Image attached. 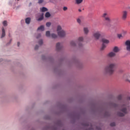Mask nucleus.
<instances>
[{
  "instance_id": "c85d7f7f",
  "label": "nucleus",
  "mask_w": 130,
  "mask_h": 130,
  "mask_svg": "<svg viewBox=\"0 0 130 130\" xmlns=\"http://www.w3.org/2000/svg\"><path fill=\"white\" fill-rule=\"evenodd\" d=\"M39 44L40 45H42V44H43V41H42V40H40L39 42Z\"/></svg>"
},
{
  "instance_id": "20e7f679",
  "label": "nucleus",
  "mask_w": 130,
  "mask_h": 130,
  "mask_svg": "<svg viewBox=\"0 0 130 130\" xmlns=\"http://www.w3.org/2000/svg\"><path fill=\"white\" fill-rule=\"evenodd\" d=\"M102 34V32H101V31H94L92 34V37H93V38L95 39L96 40H99L100 37H101Z\"/></svg>"
},
{
  "instance_id": "0eeeda50",
  "label": "nucleus",
  "mask_w": 130,
  "mask_h": 130,
  "mask_svg": "<svg viewBox=\"0 0 130 130\" xmlns=\"http://www.w3.org/2000/svg\"><path fill=\"white\" fill-rule=\"evenodd\" d=\"M125 45L126 46V50H127V51H130V41L127 40L125 43Z\"/></svg>"
},
{
  "instance_id": "e433bc0d",
  "label": "nucleus",
  "mask_w": 130,
  "mask_h": 130,
  "mask_svg": "<svg viewBox=\"0 0 130 130\" xmlns=\"http://www.w3.org/2000/svg\"><path fill=\"white\" fill-rule=\"evenodd\" d=\"M17 45H18V46H20V42L17 43Z\"/></svg>"
},
{
  "instance_id": "a211bd4d",
  "label": "nucleus",
  "mask_w": 130,
  "mask_h": 130,
  "mask_svg": "<svg viewBox=\"0 0 130 130\" xmlns=\"http://www.w3.org/2000/svg\"><path fill=\"white\" fill-rule=\"evenodd\" d=\"M70 45L71 46H76V42H75L74 41H71L70 42Z\"/></svg>"
},
{
  "instance_id": "7c9ffc66",
  "label": "nucleus",
  "mask_w": 130,
  "mask_h": 130,
  "mask_svg": "<svg viewBox=\"0 0 130 130\" xmlns=\"http://www.w3.org/2000/svg\"><path fill=\"white\" fill-rule=\"evenodd\" d=\"M51 25V23L50 22H47L46 26L47 27H50V26Z\"/></svg>"
},
{
  "instance_id": "5701e85b",
  "label": "nucleus",
  "mask_w": 130,
  "mask_h": 130,
  "mask_svg": "<svg viewBox=\"0 0 130 130\" xmlns=\"http://www.w3.org/2000/svg\"><path fill=\"white\" fill-rule=\"evenodd\" d=\"M105 48H106V45H105V44H103L101 48V50H104Z\"/></svg>"
},
{
  "instance_id": "1a4fd4ad",
  "label": "nucleus",
  "mask_w": 130,
  "mask_h": 130,
  "mask_svg": "<svg viewBox=\"0 0 130 130\" xmlns=\"http://www.w3.org/2000/svg\"><path fill=\"white\" fill-rule=\"evenodd\" d=\"M56 48L58 51H59V50H61V48H62V45H61L60 43H57L56 45Z\"/></svg>"
},
{
  "instance_id": "bb28decb",
  "label": "nucleus",
  "mask_w": 130,
  "mask_h": 130,
  "mask_svg": "<svg viewBox=\"0 0 130 130\" xmlns=\"http://www.w3.org/2000/svg\"><path fill=\"white\" fill-rule=\"evenodd\" d=\"M122 98V95H121V94L117 96V100H121Z\"/></svg>"
},
{
  "instance_id": "6e6552de",
  "label": "nucleus",
  "mask_w": 130,
  "mask_h": 130,
  "mask_svg": "<svg viewBox=\"0 0 130 130\" xmlns=\"http://www.w3.org/2000/svg\"><path fill=\"white\" fill-rule=\"evenodd\" d=\"M130 76L128 74H126L124 75L123 79L126 82H128L130 83V79H129Z\"/></svg>"
},
{
  "instance_id": "58836bf2",
  "label": "nucleus",
  "mask_w": 130,
  "mask_h": 130,
  "mask_svg": "<svg viewBox=\"0 0 130 130\" xmlns=\"http://www.w3.org/2000/svg\"><path fill=\"white\" fill-rule=\"evenodd\" d=\"M88 130H93V128H89Z\"/></svg>"
},
{
  "instance_id": "b1692460",
  "label": "nucleus",
  "mask_w": 130,
  "mask_h": 130,
  "mask_svg": "<svg viewBox=\"0 0 130 130\" xmlns=\"http://www.w3.org/2000/svg\"><path fill=\"white\" fill-rule=\"evenodd\" d=\"M51 15L50 13H49V12H46V13L45 14V16L46 17V18H49V17H50Z\"/></svg>"
},
{
  "instance_id": "ddd939ff",
  "label": "nucleus",
  "mask_w": 130,
  "mask_h": 130,
  "mask_svg": "<svg viewBox=\"0 0 130 130\" xmlns=\"http://www.w3.org/2000/svg\"><path fill=\"white\" fill-rule=\"evenodd\" d=\"M77 43H78L79 46H81L82 45V38L81 37H79L76 42Z\"/></svg>"
},
{
  "instance_id": "4be33fe9",
  "label": "nucleus",
  "mask_w": 130,
  "mask_h": 130,
  "mask_svg": "<svg viewBox=\"0 0 130 130\" xmlns=\"http://www.w3.org/2000/svg\"><path fill=\"white\" fill-rule=\"evenodd\" d=\"M41 12H47L48 10L47 8L45 7H43L41 9Z\"/></svg>"
},
{
  "instance_id": "f8f14e48",
  "label": "nucleus",
  "mask_w": 130,
  "mask_h": 130,
  "mask_svg": "<svg viewBox=\"0 0 130 130\" xmlns=\"http://www.w3.org/2000/svg\"><path fill=\"white\" fill-rule=\"evenodd\" d=\"M115 55L116 54L114 52H111L108 54V56H109V57H114Z\"/></svg>"
},
{
  "instance_id": "9d476101",
  "label": "nucleus",
  "mask_w": 130,
  "mask_h": 130,
  "mask_svg": "<svg viewBox=\"0 0 130 130\" xmlns=\"http://www.w3.org/2000/svg\"><path fill=\"white\" fill-rule=\"evenodd\" d=\"M89 31H90V30H89V28H88V27H84L83 28V32L85 35H88V34H89Z\"/></svg>"
},
{
  "instance_id": "a878e982",
  "label": "nucleus",
  "mask_w": 130,
  "mask_h": 130,
  "mask_svg": "<svg viewBox=\"0 0 130 130\" xmlns=\"http://www.w3.org/2000/svg\"><path fill=\"white\" fill-rule=\"evenodd\" d=\"M3 24L4 25V26L5 27H6V26L8 25V22H7V21L5 20L4 21H3Z\"/></svg>"
},
{
  "instance_id": "cd10ccee",
  "label": "nucleus",
  "mask_w": 130,
  "mask_h": 130,
  "mask_svg": "<svg viewBox=\"0 0 130 130\" xmlns=\"http://www.w3.org/2000/svg\"><path fill=\"white\" fill-rule=\"evenodd\" d=\"M76 2L77 5H79V4H81V3H82V0H76Z\"/></svg>"
},
{
  "instance_id": "2eb2a0df",
  "label": "nucleus",
  "mask_w": 130,
  "mask_h": 130,
  "mask_svg": "<svg viewBox=\"0 0 130 130\" xmlns=\"http://www.w3.org/2000/svg\"><path fill=\"white\" fill-rule=\"evenodd\" d=\"M102 41L104 44V43H106V44H108V43H109V41L106 39H102Z\"/></svg>"
},
{
  "instance_id": "f704fd0d",
  "label": "nucleus",
  "mask_w": 130,
  "mask_h": 130,
  "mask_svg": "<svg viewBox=\"0 0 130 130\" xmlns=\"http://www.w3.org/2000/svg\"><path fill=\"white\" fill-rule=\"evenodd\" d=\"M39 47V46H38V45H36V47H35V50H37V49H38Z\"/></svg>"
},
{
  "instance_id": "79ce46f5",
  "label": "nucleus",
  "mask_w": 130,
  "mask_h": 130,
  "mask_svg": "<svg viewBox=\"0 0 130 130\" xmlns=\"http://www.w3.org/2000/svg\"><path fill=\"white\" fill-rule=\"evenodd\" d=\"M12 42V40H10V42Z\"/></svg>"
},
{
  "instance_id": "aec40b11",
  "label": "nucleus",
  "mask_w": 130,
  "mask_h": 130,
  "mask_svg": "<svg viewBox=\"0 0 130 130\" xmlns=\"http://www.w3.org/2000/svg\"><path fill=\"white\" fill-rule=\"evenodd\" d=\"M38 30H41V31H44V26L41 25V26L38 28Z\"/></svg>"
},
{
  "instance_id": "9b49d317",
  "label": "nucleus",
  "mask_w": 130,
  "mask_h": 130,
  "mask_svg": "<svg viewBox=\"0 0 130 130\" xmlns=\"http://www.w3.org/2000/svg\"><path fill=\"white\" fill-rule=\"evenodd\" d=\"M38 15V16H40V17L37 19V21H42V20H43L44 18L43 13H42V14L39 13Z\"/></svg>"
},
{
  "instance_id": "c9c22d12",
  "label": "nucleus",
  "mask_w": 130,
  "mask_h": 130,
  "mask_svg": "<svg viewBox=\"0 0 130 130\" xmlns=\"http://www.w3.org/2000/svg\"><path fill=\"white\" fill-rule=\"evenodd\" d=\"M41 37V35L39 34L38 36L37 37V39H38V38Z\"/></svg>"
},
{
  "instance_id": "f03ea898",
  "label": "nucleus",
  "mask_w": 130,
  "mask_h": 130,
  "mask_svg": "<svg viewBox=\"0 0 130 130\" xmlns=\"http://www.w3.org/2000/svg\"><path fill=\"white\" fill-rule=\"evenodd\" d=\"M57 33L59 37L61 38L66 37V35H67L66 31L61 28L60 25H58L57 27Z\"/></svg>"
},
{
  "instance_id": "37998d69",
  "label": "nucleus",
  "mask_w": 130,
  "mask_h": 130,
  "mask_svg": "<svg viewBox=\"0 0 130 130\" xmlns=\"http://www.w3.org/2000/svg\"><path fill=\"white\" fill-rule=\"evenodd\" d=\"M115 107H116V106H115Z\"/></svg>"
},
{
  "instance_id": "393cba45",
  "label": "nucleus",
  "mask_w": 130,
  "mask_h": 130,
  "mask_svg": "<svg viewBox=\"0 0 130 130\" xmlns=\"http://www.w3.org/2000/svg\"><path fill=\"white\" fill-rule=\"evenodd\" d=\"M46 36H47V37H50V31H46Z\"/></svg>"
},
{
  "instance_id": "a19ab883",
  "label": "nucleus",
  "mask_w": 130,
  "mask_h": 130,
  "mask_svg": "<svg viewBox=\"0 0 130 130\" xmlns=\"http://www.w3.org/2000/svg\"><path fill=\"white\" fill-rule=\"evenodd\" d=\"M2 59H0V61H2Z\"/></svg>"
},
{
  "instance_id": "c03bdc74",
  "label": "nucleus",
  "mask_w": 130,
  "mask_h": 130,
  "mask_svg": "<svg viewBox=\"0 0 130 130\" xmlns=\"http://www.w3.org/2000/svg\"><path fill=\"white\" fill-rule=\"evenodd\" d=\"M82 41H83V38H82Z\"/></svg>"
},
{
  "instance_id": "412c9836",
  "label": "nucleus",
  "mask_w": 130,
  "mask_h": 130,
  "mask_svg": "<svg viewBox=\"0 0 130 130\" xmlns=\"http://www.w3.org/2000/svg\"><path fill=\"white\" fill-rule=\"evenodd\" d=\"M51 36L52 38H53V39H55V38H57V35L55 34H52L51 35Z\"/></svg>"
},
{
  "instance_id": "473e14b6",
  "label": "nucleus",
  "mask_w": 130,
  "mask_h": 130,
  "mask_svg": "<svg viewBox=\"0 0 130 130\" xmlns=\"http://www.w3.org/2000/svg\"><path fill=\"white\" fill-rule=\"evenodd\" d=\"M38 3L39 4H42V3H43V0H39Z\"/></svg>"
},
{
  "instance_id": "2f4dec72",
  "label": "nucleus",
  "mask_w": 130,
  "mask_h": 130,
  "mask_svg": "<svg viewBox=\"0 0 130 130\" xmlns=\"http://www.w3.org/2000/svg\"><path fill=\"white\" fill-rule=\"evenodd\" d=\"M111 126H115V122H112L110 123Z\"/></svg>"
},
{
  "instance_id": "f257e3e1",
  "label": "nucleus",
  "mask_w": 130,
  "mask_h": 130,
  "mask_svg": "<svg viewBox=\"0 0 130 130\" xmlns=\"http://www.w3.org/2000/svg\"><path fill=\"white\" fill-rule=\"evenodd\" d=\"M114 69H115V63H110L105 68V72L109 75H112L114 73Z\"/></svg>"
},
{
  "instance_id": "4c0bfd02",
  "label": "nucleus",
  "mask_w": 130,
  "mask_h": 130,
  "mask_svg": "<svg viewBox=\"0 0 130 130\" xmlns=\"http://www.w3.org/2000/svg\"><path fill=\"white\" fill-rule=\"evenodd\" d=\"M78 11H79V12H82V10H81V9H79Z\"/></svg>"
},
{
  "instance_id": "39448f33",
  "label": "nucleus",
  "mask_w": 130,
  "mask_h": 130,
  "mask_svg": "<svg viewBox=\"0 0 130 130\" xmlns=\"http://www.w3.org/2000/svg\"><path fill=\"white\" fill-rule=\"evenodd\" d=\"M102 17L104 19L105 21H106L107 22H111V19H110V17H109V15H108V14L105 13H103L102 15Z\"/></svg>"
},
{
  "instance_id": "f3484780",
  "label": "nucleus",
  "mask_w": 130,
  "mask_h": 130,
  "mask_svg": "<svg viewBox=\"0 0 130 130\" xmlns=\"http://www.w3.org/2000/svg\"><path fill=\"white\" fill-rule=\"evenodd\" d=\"M30 22H31V18L28 17L25 19V23L26 24H30Z\"/></svg>"
},
{
  "instance_id": "4468645a",
  "label": "nucleus",
  "mask_w": 130,
  "mask_h": 130,
  "mask_svg": "<svg viewBox=\"0 0 130 130\" xmlns=\"http://www.w3.org/2000/svg\"><path fill=\"white\" fill-rule=\"evenodd\" d=\"M77 22L79 24V25H81L82 23V17H79L77 19Z\"/></svg>"
},
{
  "instance_id": "72a5a7b5",
  "label": "nucleus",
  "mask_w": 130,
  "mask_h": 130,
  "mask_svg": "<svg viewBox=\"0 0 130 130\" xmlns=\"http://www.w3.org/2000/svg\"><path fill=\"white\" fill-rule=\"evenodd\" d=\"M63 11H67V10H68V7H64L63 8Z\"/></svg>"
},
{
  "instance_id": "7ed1b4c3",
  "label": "nucleus",
  "mask_w": 130,
  "mask_h": 130,
  "mask_svg": "<svg viewBox=\"0 0 130 130\" xmlns=\"http://www.w3.org/2000/svg\"><path fill=\"white\" fill-rule=\"evenodd\" d=\"M127 107H128V106L127 105H123L122 106V109L121 110V111H122V112L123 113L118 112V116H124L125 114H126V113H127V112L126 111Z\"/></svg>"
},
{
  "instance_id": "6ab92c4d",
  "label": "nucleus",
  "mask_w": 130,
  "mask_h": 130,
  "mask_svg": "<svg viewBox=\"0 0 130 130\" xmlns=\"http://www.w3.org/2000/svg\"><path fill=\"white\" fill-rule=\"evenodd\" d=\"M113 51L114 53L115 52H118L119 51V49H118V47H115L114 48H113Z\"/></svg>"
},
{
  "instance_id": "423d86ee",
  "label": "nucleus",
  "mask_w": 130,
  "mask_h": 130,
  "mask_svg": "<svg viewBox=\"0 0 130 130\" xmlns=\"http://www.w3.org/2000/svg\"><path fill=\"white\" fill-rule=\"evenodd\" d=\"M127 18V11H123L122 13V20H126Z\"/></svg>"
},
{
  "instance_id": "dca6fc26",
  "label": "nucleus",
  "mask_w": 130,
  "mask_h": 130,
  "mask_svg": "<svg viewBox=\"0 0 130 130\" xmlns=\"http://www.w3.org/2000/svg\"><path fill=\"white\" fill-rule=\"evenodd\" d=\"M6 36V31H5V28H2V35L1 36V38H4Z\"/></svg>"
},
{
  "instance_id": "a18cd8bd",
  "label": "nucleus",
  "mask_w": 130,
  "mask_h": 130,
  "mask_svg": "<svg viewBox=\"0 0 130 130\" xmlns=\"http://www.w3.org/2000/svg\"><path fill=\"white\" fill-rule=\"evenodd\" d=\"M18 1H19V0H17Z\"/></svg>"
},
{
  "instance_id": "c756f323",
  "label": "nucleus",
  "mask_w": 130,
  "mask_h": 130,
  "mask_svg": "<svg viewBox=\"0 0 130 130\" xmlns=\"http://www.w3.org/2000/svg\"><path fill=\"white\" fill-rule=\"evenodd\" d=\"M117 37H118V38H119V39H120V38H122V35H121V34H118V35H117Z\"/></svg>"
},
{
  "instance_id": "ea45409f",
  "label": "nucleus",
  "mask_w": 130,
  "mask_h": 130,
  "mask_svg": "<svg viewBox=\"0 0 130 130\" xmlns=\"http://www.w3.org/2000/svg\"><path fill=\"white\" fill-rule=\"evenodd\" d=\"M128 100L130 101V96L128 98Z\"/></svg>"
}]
</instances>
